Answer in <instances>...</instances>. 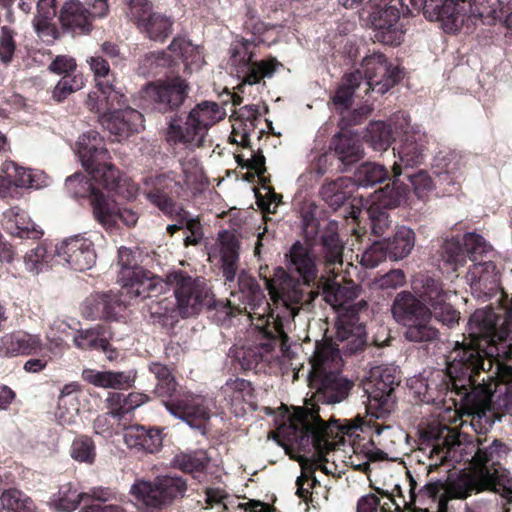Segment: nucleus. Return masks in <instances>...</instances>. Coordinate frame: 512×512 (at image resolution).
<instances>
[{
  "instance_id": "1",
  "label": "nucleus",
  "mask_w": 512,
  "mask_h": 512,
  "mask_svg": "<svg viewBox=\"0 0 512 512\" xmlns=\"http://www.w3.org/2000/svg\"><path fill=\"white\" fill-rule=\"evenodd\" d=\"M486 311H475L469 318L468 336L456 342L444 371L433 375L425 384L422 401L451 404L456 410L481 420L492 415V358L511 360L510 350L489 334L485 323L491 321Z\"/></svg>"
},
{
  "instance_id": "2",
  "label": "nucleus",
  "mask_w": 512,
  "mask_h": 512,
  "mask_svg": "<svg viewBox=\"0 0 512 512\" xmlns=\"http://www.w3.org/2000/svg\"><path fill=\"white\" fill-rule=\"evenodd\" d=\"M342 357L339 349L332 343H317L310 359L311 370L308 385L313 391L305 407L295 411L294 418L301 426L303 434L316 449H329L332 430L319 414L318 403L336 404L345 400L354 383L341 373Z\"/></svg>"
},
{
  "instance_id": "3",
  "label": "nucleus",
  "mask_w": 512,
  "mask_h": 512,
  "mask_svg": "<svg viewBox=\"0 0 512 512\" xmlns=\"http://www.w3.org/2000/svg\"><path fill=\"white\" fill-rule=\"evenodd\" d=\"M78 155L85 170L91 175L93 184L84 174L75 173L65 181V189L73 198H90L94 212V199L98 196L106 198L101 186L108 194L123 199L135 196L136 188L124 178L113 164L109 162L110 155L105 147L104 139L97 131L90 130L79 137L77 142Z\"/></svg>"
},
{
  "instance_id": "4",
  "label": "nucleus",
  "mask_w": 512,
  "mask_h": 512,
  "mask_svg": "<svg viewBox=\"0 0 512 512\" xmlns=\"http://www.w3.org/2000/svg\"><path fill=\"white\" fill-rule=\"evenodd\" d=\"M287 267L278 266L274 269L273 277L262 276L268 294L274 303L286 305L288 316H296L300 309L309 306L318 297L314 289L318 278L316 256L312 249L296 241L286 254Z\"/></svg>"
},
{
  "instance_id": "5",
  "label": "nucleus",
  "mask_w": 512,
  "mask_h": 512,
  "mask_svg": "<svg viewBox=\"0 0 512 512\" xmlns=\"http://www.w3.org/2000/svg\"><path fill=\"white\" fill-rule=\"evenodd\" d=\"M364 77L360 70L347 73L342 77L341 84L332 97L333 104L338 109H349L352 105V98L355 90L363 80H366L367 91L377 90L384 94L404 77L403 69L390 64L382 53H373L366 56L362 61Z\"/></svg>"
},
{
  "instance_id": "6",
  "label": "nucleus",
  "mask_w": 512,
  "mask_h": 512,
  "mask_svg": "<svg viewBox=\"0 0 512 512\" xmlns=\"http://www.w3.org/2000/svg\"><path fill=\"white\" fill-rule=\"evenodd\" d=\"M238 286L242 295L244 310L257 331H264V335H269L270 342L263 344L271 348L275 344V339L281 335L284 330V322L291 321L295 316H288V307L284 304L271 303L267 300L264 290L258 281L245 273L238 277Z\"/></svg>"
},
{
  "instance_id": "7",
  "label": "nucleus",
  "mask_w": 512,
  "mask_h": 512,
  "mask_svg": "<svg viewBox=\"0 0 512 512\" xmlns=\"http://www.w3.org/2000/svg\"><path fill=\"white\" fill-rule=\"evenodd\" d=\"M149 401V396L141 392H131L124 395L121 392H110L106 399L108 414L118 420L123 426L124 441L129 448L155 453L162 447V430L157 427H147L141 424L127 426L123 420L127 414Z\"/></svg>"
},
{
  "instance_id": "8",
  "label": "nucleus",
  "mask_w": 512,
  "mask_h": 512,
  "mask_svg": "<svg viewBox=\"0 0 512 512\" xmlns=\"http://www.w3.org/2000/svg\"><path fill=\"white\" fill-rule=\"evenodd\" d=\"M225 116V109L218 103L202 101L193 107L185 118L178 115L171 118L166 131V141L171 146L201 147L209 129Z\"/></svg>"
},
{
  "instance_id": "9",
  "label": "nucleus",
  "mask_w": 512,
  "mask_h": 512,
  "mask_svg": "<svg viewBox=\"0 0 512 512\" xmlns=\"http://www.w3.org/2000/svg\"><path fill=\"white\" fill-rule=\"evenodd\" d=\"M394 320L405 328L404 338L415 344H429L439 338V330L432 324V312L410 291L399 292L392 303Z\"/></svg>"
},
{
  "instance_id": "10",
  "label": "nucleus",
  "mask_w": 512,
  "mask_h": 512,
  "mask_svg": "<svg viewBox=\"0 0 512 512\" xmlns=\"http://www.w3.org/2000/svg\"><path fill=\"white\" fill-rule=\"evenodd\" d=\"M188 491L187 480L177 474L159 475L151 480L137 479L130 494L147 509L162 511L180 502Z\"/></svg>"
},
{
  "instance_id": "11",
  "label": "nucleus",
  "mask_w": 512,
  "mask_h": 512,
  "mask_svg": "<svg viewBox=\"0 0 512 512\" xmlns=\"http://www.w3.org/2000/svg\"><path fill=\"white\" fill-rule=\"evenodd\" d=\"M478 448L472 457L473 471L484 473V480L494 488V492L504 497L512 496V476L502 465L509 447L499 439L487 444V439H477Z\"/></svg>"
},
{
  "instance_id": "12",
  "label": "nucleus",
  "mask_w": 512,
  "mask_h": 512,
  "mask_svg": "<svg viewBox=\"0 0 512 512\" xmlns=\"http://www.w3.org/2000/svg\"><path fill=\"white\" fill-rule=\"evenodd\" d=\"M184 186L174 171L147 177L144 194L147 200L172 221L183 222V207L177 202Z\"/></svg>"
},
{
  "instance_id": "13",
  "label": "nucleus",
  "mask_w": 512,
  "mask_h": 512,
  "mask_svg": "<svg viewBox=\"0 0 512 512\" xmlns=\"http://www.w3.org/2000/svg\"><path fill=\"white\" fill-rule=\"evenodd\" d=\"M255 40L244 39L231 48V63L235 66L236 75L244 84L255 85L265 77H272L281 63L274 57L254 61L252 46H257Z\"/></svg>"
},
{
  "instance_id": "14",
  "label": "nucleus",
  "mask_w": 512,
  "mask_h": 512,
  "mask_svg": "<svg viewBox=\"0 0 512 512\" xmlns=\"http://www.w3.org/2000/svg\"><path fill=\"white\" fill-rule=\"evenodd\" d=\"M167 283L174 287L172 296L182 318L198 314L204 305L209 304V290L203 278H193L184 271H176L168 276Z\"/></svg>"
},
{
  "instance_id": "15",
  "label": "nucleus",
  "mask_w": 512,
  "mask_h": 512,
  "mask_svg": "<svg viewBox=\"0 0 512 512\" xmlns=\"http://www.w3.org/2000/svg\"><path fill=\"white\" fill-rule=\"evenodd\" d=\"M465 255L474 264L473 268L467 274L473 290H480L486 296L496 290L497 284L495 276L490 275L494 272L496 265L492 261H483L482 257L490 250V246L485 239L476 233H466L463 236Z\"/></svg>"
},
{
  "instance_id": "16",
  "label": "nucleus",
  "mask_w": 512,
  "mask_h": 512,
  "mask_svg": "<svg viewBox=\"0 0 512 512\" xmlns=\"http://www.w3.org/2000/svg\"><path fill=\"white\" fill-rule=\"evenodd\" d=\"M189 92L190 84L187 79L176 74L148 83L144 89V97L150 101L155 111L166 114L177 112Z\"/></svg>"
},
{
  "instance_id": "17",
  "label": "nucleus",
  "mask_w": 512,
  "mask_h": 512,
  "mask_svg": "<svg viewBox=\"0 0 512 512\" xmlns=\"http://www.w3.org/2000/svg\"><path fill=\"white\" fill-rule=\"evenodd\" d=\"M118 282L121 284V289L117 294L127 301V305L133 299L159 297L168 289L166 281L144 268L119 271Z\"/></svg>"
},
{
  "instance_id": "18",
  "label": "nucleus",
  "mask_w": 512,
  "mask_h": 512,
  "mask_svg": "<svg viewBox=\"0 0 512 512\" xmlns=\"http://www.w3.org/2000/svg\"><path fill=\"white\" fill-rule=\"evenodd\" d=\"M165 408L191 428L203 431L211 418V409L205 397L191 392H178L169 400H163Z\"/></svg>"
},
{
  "instance_id": "19",
  "label": "nucleus",
  "mask_w": 512,
  "mask_h": 512,
  "mask_svg": "<svg viewBox=\"0 0 512 512\" xmlns=\"http://www.w3.org/2000/svg\"><path fill=\"white\" fill-rule=\"evenodd\" d=\"M338 223L328 221L323 231L320 232V225L313 216H304L303 232L307 240H314L320 233V252L328 266L343 263L344 243L338 233Z\"/></svg>"
},
{
  "instance_id": "20",
  "label": "nucleus",
  "mask_w": 512,
  "mask_h": 512,
  "mask_svg": "<svg viewBox=\"0 0 512 512\" xmlns=\"http://www.w3.org/2000/svg\"><path fill=\"white\" fill-rule=\"evenodd\" d=\"M399 4L406 6L405 0H398ZM411 6L419 9L422 6L424 16L430 21H439L446 31H456L459 28L460 17L466 13L461 0H409Z\"/></svg>"
},
{
  "instance_id": "21",
  "label": "nucleus",
  "mask_w": 512,
  "mask_h": 512,
  "mask_svg": "<svg viewBox=\"0 0 512 512\" xmlns=\"http://www.w3.org/2000/svg\"><path fill=\"white\" fill-rule=\"evenodd\" d=\"M374 40L384 45L398 46L402 43L406 32L400 19V10L396 5H387L371 14Z\"/></svg>"
},
{
  "instance_id": "22",
  "label": "nucleus",
  "mask_w": 512,
  "mask_h": 512,
  "mask_svg": "<svg viewBox=\"0 0 512 512\" xmlns=\"http://www.w3.org/2000/svg\"><path fill=\"white\" fill-rule=\"evenodd\" d=\"M95 12L86 2L66 0L59 9L58 20L64 32L73 36L89 35L94 29L93 22L104 18Z\"/></svg>"
},
{
  "instance_id": "23",
  "label": "nucleus",
  "mask_w": 512,
  "mask_h": 512,
  "mask_svg": "<svg viewBox=\"0 0 512 512\" xmlns=\"http://www.w3.org/2000/svg\"><path fill=\"white\" fill-rule=\"evenodd\" d=\"M409 478V504H418L419 512H448V497L443 492L445 482L441 479L429 481L416 493L417 482L407 472Z\"/></svg>"
},
{
  "instance_id": "24",
  "label": "nucleus",
  "mask_w": 512,
  "mask_h": 512,
  "mask_svg": "<svg viewBox=\"0 0 512 512\" xmlns=\"http://www.w3.org/2000/svg\"><path fill=\"white\" fill-rule=\"evenodd\" d=\"M127 301L117 293L96 292L90 294L81 305L83 318L89 320H116L117 316L125 310Z\"/></svg>"
},
{
  "instance_id": "25",
  "label": "nucleus",
  "mask_w": 512,
  "mask_h": 512,
  "mask_svg": "<svg viewBox=\"0 0 512 512\" xmlns=\"http://www.w3.org/2000/svg\"><path fill=\"white\" fill-rule=\"evenodd\" d=\"M56 252L70 268L76 271L88 270L96 263L97 256L93 242L80 235L64 240L56 247Z\"/></svg>"
},
{
  "instance_id": "26",
  "label": "nucleus",
  "mask_w": 512,
  "mask_h": 512,
  "mask_svg": "<svg viewBox=\"0 0 512 512\" xmlns=\"http://www.w3.org/2000/svg\"><path fill=\"white\" fill-rule=\"evenodd\" d=\"M111 194L106 198L98 196L94 199V218L106 230H114L121 221L128 228L134 227L139 219L138 213L130 208L120 207Z\"/></svg>"
},
{
  "instance_id": "27",
  "label": "nucleus",
  "mask_w": 512,
  "mask_h": 512,
  "mask_svg": "<svg viewBox=\"0 0 512 512\" xmlns=\"http://www.w3.org/2000/svg\"><path fill=\"white\" fill-rule=\"evenodd\" d=\"M425 150L426 145L422 135L404 132L399 143L393 147L394 154L397 153L399 159L393 165V173L401 176L403 169L421 165L425 158Z\"/></svg>"
},
{
  "instance_id": "28",
  "label": "nucleus",
  "mask_w": 512,
  "mask_h": 512,
  "mask_svg": "<svg viewBox=\"0 0 512 512\" xmlns=\"http://www.w3.org/2000/svg\"><path fill=\"white\" fill-rule=\"evenodd\" d=\"M364 390L368 395L366 411L370 416L369 423L373 418L384 419L392 411L395 404L394 386L384 384L378 379H372L371 374L364 383Z\"/></svg>"
},
{
  "instance_id": "29",
  "label": "nucleus",
  "mask_w": 512,
  "mask_h": 512,
  "mask_svg": "<svg viewBox=\"0 0 512 512\" xmlns=\"http://www.w3.org/2000/svg\"><path fill=\"white\" fill-rule=\"evenodd\" d=\"M98 119L101 125L116 137L117 141L139 132V129L143 127V115L131 107L118 108L98 117Z\"/></svg>"
},
{
  "instance_id": "30",
  "label": "nucleus",
  "mask_w": 512,
  "mask_h": 512,
  "mask_svg": "<svg viewBox=\"0 0 512 512\" xmlns=\"http://www.w3.org/2000/svg\"><path fill=\"white\" fill-rule=\"evenodd\" d=\"M111 327L106 324H96L87 329H81L74 337V344L81 350H98L106 354L109 360L117 357L118 353L111 347Z\"/></svg>"
},
{
  "instance_id": "31",
  "label": "nucleus",
  "mask_w": 512,
  "mask_h": 512,
  "mask_svg": "<svg viewBox=\"0 0 512 512\" xmlns=\"http://www.w3.org/2000/svg\"><path fill=\"white\" fill-rule=\"evenodd\" d=\"M86 105L98 117L118 108L129 107L125 94L122 93L120 88L116 87V82H109L107 87L99 86L96 91L90 92L87 96Z\"/></svg>"
},
{
  "instance_id": "32",
  "label": "nucleus",
  "mask_w": 512,
  "mask_h": 512,
  "mask_svg": "<svg viewBox=\"0 0 512 512\" xmlns=\"http://www.w3.org/2000/svg\"><path fill=\"white\" fill-rule=\"evenodd\" d=\"M269 335H264V331H258L257 343L254 346L242 348L236 353L240 369L243 371H250L256 369L258 365L266 361V356L273 352L280 343H285L288 336L284 330H281V335L275 339V344L271 348L263 344L270 342Z\"/></svg>"
},
{
  "instance_id": "33",
  "label": "nucleus",
  "mask_w": 512,
  "mask_h": 512,
  "mask_svg": "<svg viewBox=\"0 0 512 512\" xmlns=\"http://www.w3.org/2000/svg\"><path fill=\"white\" fill-rule=\"evenodd\" d=\"M452 430L441 424L429 425L426 429L420 433V443L430 448L429 457H438L440 463L430 464L428 467V474L434 469H437L440 464L447 458L449 447L452 440L449 439V435Z\"/></svg>"
},
{
  "instance_id": "34",
  "label": "nucleus",
  "mask_w": 512,
  "mask_h": 512,
  "mask_svg": "<svg viewBox=\"0 0 512 512\" xmlns=\"http://www.w3.org/2000/svg\"><path fill=\"white\" fill-rule=\"evenodd\" d=\"M167 50L174 55L176 60H181L185 76L198 71L205 64L202 47L192 43L190 39L183 36H176L172 39Z\"/></svg>"
},
{
  "instance_id": "35",
  "label": "nucleus",
  "mask_w": 512,
  "mask_h": 512,
  "mask_svg": "<svg viewBox=\"0 0 512 512\" xmlns=\"http://www.w3.org/2000/svg\"><path fill=\"white\" fill-rule=\"evenodd\" d=\"M42 349L43 343L38 335L18 331L0 338L1 357L33 355L39 353Z\"/></svg>"
},
{
  "instance_id": "36",
  "label": "nucleus",
  "mask_w": 512,
  "mask_h": 512,
  "mask_svg": "<svg viewBox=\"0 0 512 512\" xmlns=\"http://www.w3.org/2000/svg\"><path fill=\"white\" fill-rule=\"evenodd\" d=\"M2 225L3 229L14 237L37 240L43 235L28 213L18 206L11 207L3 213Z\"/></svg>"
},
{
  "instance_id": "37",
  "label": "nucleus",
  "mask_w": 512,
  "mask_h": 512,
  "mask_svg": "<svg viewBox=\"0 0 512 512\" xmlns=\"http://www.w3.org/2000/svg\"><path fill=\"white\" fill-rule=\"evenodd\" d=\"M330 149L340 161L342 171L349 169L364 156L363 144L360 139L343 131L334 135L330 142Z\"/></svg>"
},
{
  "instance_id": "38",
  "label": "nucleus",
  "mask_w": 512,
  "mask_h": 512,
  "mask_svg": "<svg viewBox=\"0 0 512 512\" xmlns=\"http://www.w3.org/2000/svg\"><path fill=\"white\" fill-rule=\"evenodd\" d=\"M218 241L223 277L226 282H233L238 270L240 242L236 235L228 230L219 232Z\"/></svg>"
},
{
  "instance_id": "39",
  "label": "nucleus",
  "mask_w": 512,
  "mask_h": 512,
  "mask_svg": "<svg viewBox=\"0 0 512 512\" xmlns=\"http://www.w3.org/2000/svg\"><path fill=\"white\" fill-rule=\"evenodd\" d=\"M412 289L416 297L429 308L437 301L450 299L452 294L451 290L444 288L441 279L426 274H419L413 278Z\"/></svg>"
},
{
  "instance_id": "40",
  "label": "nucleus",
  "mask_w": 512,
  "mask_h": 512,
  "mask_svg": "<svg viewBox=\"0 0 512 512\" xmlns=\"http://www.w3.org/2000/svg\"><path fill=\"white\" fill-rule=\"evenodd\" d=\"M83 379L94 386L112 389H128L136 380L133 371H97L86 369L82 373Z\"/></svg>"
},
{
  "instance_id": "41",
  "label": "nucleus",
  "mask_w": 512,
  "mask_h": 512,
  "mask_svg": "<svg viewBox=\"0 0 512 512\" xmlns=\"http://www.w3.org/2000/svg\"><path fill=\"white\" fill-rule=\"evenodd\" d=\"M484 473L477 474L472 470L470 474H466L449 483L446 493L448 498L466 499L473 494L485 491L494 492V488L484 480Z\"/></svg>"
},
{
  "instance_id": "42",
  "label": "nucleus",
  "mask_w": 512,
  "mask_h": 512,
  "mask_svg": "<svg viewBox=\"0 0 512 512\" xmlns=\"http://www.w3.org/2000/svg\"><path fill=\"white\" fill-rule=\"evenodd\" d=\"M174 20L161 12L150 13L136 25L139 32L154 42H165L173 32Z\"/></svg>"
},
{
  "instance_id": "43",
  "label": "nucleus",
  "mask_w": 512,
  "mask_h": 512,
  "mask_svg": "<svg viewBox=\"0 0 512 512\" xmlns=\"http://www.w3.org/2000/svg\"><path fill=\"white\" fill-rule=\"evenodd\" d=\"M179 61L165 50L148 52L139 61V69L143 75L157 76L161 73L165 76L176 75V67Z\"/></svg>"
},
{
  "instance_id": "44",
  "label": "nucleus",
  "mask_w": 512,
  "mask_h": 512,
  "mask_svg": "<svg viewBox=\"0 0 512 512\" xmlns=\"http://www.w3.org/2000/svg\"><path fill=\"white\" fill-rule=\"evenodd\" d=\"M476 311H486L494 319L485 323L487 328H490L489 334L501 345L503 349L510 350L512 355V344L507 343V339L512 333V297L504 312V314L496 313L492 307L477 309Z\"/></svg>"
},
{
  "instance_id": "45",
  "label": "nucleus",
  "mask_w": 512,
  "mask_h": 512,
  "mask_svg": "<svg viewBox=\"0 0 512 512\" xmlns=\"http://www.w3.org/2000/svg\"><path fill=\"white\" fill-rule=\"evenodd\" d=\"M163 295L153 297L148 304L150 318L164 328H173L181 317L180 310L172 295Z\"/></svg>"
},
{
  "instance_id": "46",
  "label": "nucleus",
  "mask_w": 512,
  "mask_h": 512,
  "mask_svg": "<svg viewBox=\"0 0 512 512\" xmlns=\"http://www.w3.org/2000/svg\"><path fill=\"white\" fill-rule=\"evenodd\" d=\"M31 174L12 161H6L2 165L0 174V198H7L19 187L31 186Z\"/></svg>"
},
{
  "instance_id": "47",
  "label": "nucleus",
  "mask_w": 512,
  "mask_h": 512,
  "mask_svg": "<svg viewBox=\"0 0 512 512\" xmlns=\"http://www.w3.org/2000/svg\"><path fill=\"white\" fill-rule=\"evenodd\" d=\"M210 461L211 458L206 450L196 449L176 454L172 460V465L183 473L198 478L199 475L206 473Z\"/></svg>"
},
{
  "instance_id": "48",
  "label": "nucleus",
  "mask_w": 512,
  "mask_h": 512,
  "mask_svg": "<svg viewBox=\"0 0 512 512\" xmlns=\"http://www.w3.org/2000/svg\"><path fill=\"white\" fill-rule=\"evenodd\" d=\"M399 177L393 173L392 183L376 191L372 203L385 209H393L404 203L410 190L409 186L403 183Z\"/></svg>"
},
{
  "instance_id": "49",
  "label": "nucleus",
  "mask_w": 512,
  "mask_h": 512,
  "mask_svg": "<svg viewBox=\"0 0 512 512\" xmlns=\"http://www.w3.org/2000/svg\"><path fill=\"white\" fill-rule=\"evenodd\" d=\"M148 370L157 380L154 390L157 396L169 400L179 392L178 383L168 365L153 361L149 363Z\"/></svg>"
},
{
  "instance_id": "50",
  "label": "nucleus",
  "mask_w": 512,
  "mask_h": 512,
  "mask_svg": "<svg viewBox=\"0 0 512 512\" xmlns=\"http://www.w3.org/2000/svg\"><path fill=\"white\" fill-rule=\"evenodd\" d=\"M350 179L339 177L324 183L320 188V196L334 210H337L350 198L352 190Z\"/></svg>"
},
{
  "instance_id": "51",
  "label": "nucleus",
  "mask_w": 512,
  "mask_h": 512,
  "mask_svg": "<svg viewBox=\"0 0 512 512\" xmlns=\"http://www.w3.org/2000/svg\"><path fill=\"white\" fill-rule=\"evenodd\" d=\"M392 260H401L407 257L415 246V233L406 226L397 228L392 238L384 241Z\"/></svg>"
},
{
  "instance_id": "52",
  "label": "nucleus",
  "mask_w": 512,
  "mask_h": 512,
  "mask_svg": "<svg viewBox=\"0 0 512 512\" xmlns=\"http://www.w3.org/2000/svg\"><path fill=\"white\" fill-rule=\"evenodd\" d=\"M364 140L375 151H386L395 140L394 131L384 121L371 122L364 134Z\"/></svg>"
},
{
  "instance_id": "53",
  "label": "nucleus",
  "mask_w": 512,
  "mask_h": 512,
  "mask_svg": "<svg viewBox=\"0 0 512 512\" xmlns=\"http://www.w3.org/2000/svg\"><path fill=\"white\" fill-rule=\"evenodd\" d=\"M3 509L7 512H36L34 502L24 492L16 488L4 490L0 496Z\"/></svg>"
},
{
  "instance_id": "54",
  "label": "nucleus",
  "mask_w": 512,
  "mask_h": 512,
  "mask_svg": "<svg viewBox=\"0 0 512 512\" xmlns=\"http://www.w3.org/2000/svg\"><path fill=\"white\" fill-rule=\"evenodd\" d=\"M389 177L385 166L378 163L366 162L361 164L355 172V180L359 186L369 187L382 183Z\"/></svg>"
},
{
  "instance_id": "55",
  "label": "nucleus",
  "mask_w": 512,
  "mask_h": 512,
  "mask_svg": "<svg viewBox=\"0 0 512 512\" xmlns=\"http://www.w3.org/2000/svg\"><path fill=\"white\" fill-rule=\"evenodd\" d=\"M90 70L93 73L96 82V88L99 86L107 87V83L116 82V74L111 69V63L96 52L87 59Z\"/></svg>"
},
{
  "instance_id": "56",
  "label": "nucleus",
  "mask_w": 512,
  "mask_h": 512,
  "mask_svg": "<svg viewBox=\"0 0 512 512\" xmlns=\"http://www.w3.org/2000/svg\"><path fill=\"white\" fill-rule=\"evenodd\" d=\"M55 502L58 510L71 512L77 509L81 502H86L85 492H79L72 483H66L60 486Z\"/></svg>"
},
{
  "instance_id": "57",
  "label": "nucleus",
  "mask_w": 512,
  "mask_h": 512,
  "mask_svg": "<svg viewBox=\"0 0 512 512\" xmlns=\"http://www.w3.org/2000/svg\"><path fill=\"white\" fill-rule=\"evenodd\" d=\"M70 455L80 463L93 464L96 458V446L93 439L86 435L76 437L72 442Z\"/></svg>"
},
{
  "instance_id": "58",
  "label": "nucleus",
  "mask_w": 512,
  "mask_h": 512,
  "mask_svg": "<svg viewBox=\"0 0 512 512\" xmlns=\"http://www.w3.org/2000/svg\"><path fill=\"white\" fill-rule=\"evenodd\" d=\"M441 257L444 262L452 266L453 270L463 266L466 262L463 239L453 237L446 240L441 248Z\"/></svg>"
},
{
  "instance_id": "59",
  "label": "nucleus",
  "mask_w": 512,
  "mask_h": 512,
  "mask_svg": "<svg viewBox=\"0 0 512 512\" xmlns=\"http://www.w3.org/2000/svg\"><path fill=\"white\" fill-rule=\"evenodd\" d=\"M16 36L15 29L6 25L0 27V63L4 65L12 63L18 51Z\"/></svg>"
},
{
  "instance_id": "60",
  "label": "nucleus",
  "mask_w": 512,
  "mask_h": 512,
  "mask_svg": "<svg viewBox=\"0 0 512 512\" xmlns=\"http://www.w3.org/2000/svg\"><path fill=\"white\" fill-rule=\"evenodd\" d=\"M449 299H443V301H437L430 308L432 317L442 323L443 325L452 328L459 323L460 312L449 302Z\"/></svg>"
},
{
  "instance_id": "61",
  "label": "nucleus",
  "mask_w": 512,
  "mask_h": 512,
  "mask_svg": "<svg viewBox=\"0 0 512 512\" xmlns=\"http://www.w3.org/2000/svg\"><path fill=\"white\" fill-rule=\"evenodd\" d=\"M388 209L379 207V205L371 204L365 211L370 221V228L375 236H381L389 228L391 221L389 220Z\"/></svg>"
},
{
  "instance_id": "62",
  "label": "nucleus",
  "mask_w": 512,
  "mask_h": 512,
  "mask_svg": "<svg viewBox=\"0 0 512 512\" xmlns=\"http://www.w3.org/2000/svg\"><path fill=\"white\" fill-rule=\"evenodd\" d=\"M462 4L467 5L466 13L483 18H495L500 6L499 0H461Z\"/></svg>"
},
{
  "instance_id": "63",
  "label": "nucleus",
  "mask_w": 512,
  "mask_h": 512,
  "mask_svg": "<svg viewBox=\"0 0 512 512\" xmlns=\"http://www.w3.org/2000/svg\"><path fill=\"white\" fill-rule=\"evenodd\" d=\"M389 256L384 241H375L361 255L360 263L366 268H375Z\"/></svg>"
},
{
  "instance_id": "64",
  "label": "nucleus",
  "mask_w": 512,
  "mask_h": 512,
  "mask_svg": "<svg viewBox=\"0 0 512 512\" xmlns=\"http://www.w3.org/2000/svg\"><path fill=\"white\" fill-rule=\"evenodd\" d=\"M405 177L413 187L414 194L418 199L424 200L433 189V180L424 170H420L416 174H406Z\"/></svg>"
}]
</instances>
